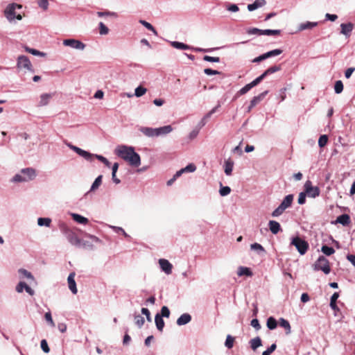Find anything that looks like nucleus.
<instances>
[{
  "mask_svg": "<svg viewBox=\"0 0 355 355\" xmlns=\"http://www.w3.org/2000/svg\"><path fill=\"white\" fill-rule=\"evenodd\" d=\"M135 322L138 327L141 328L144 325L145 320L140 315H135Z\"/></svg>",
  "mask_w": 355,
  "mask_h": 355,
  "instance_id": "obj_45",
  "label": "nucleus"
},
{
  "mask_svg": "<svg viewBox=\"0 0 355 355\" xmlns=\"http://www.w3.org/2000/svg\"><path fill=\"white\" fill-rule=\"evenodd\" d=\"M63 45L65 46H69L76 50L83 51L85 48V44L80 40L76 39H66L63 40Z\"/></svg>",
  "mask_w": 355,
  "mask_h": 355,
  "instance_id": "obj_11",
  "label": "nucleus"
},
{
  "mask_svg": "<svg viewBox=\"0 0 355 355\" xmlns=\"http://www.w3.org/2000/svg\"><path fill=\"white\" fill-rule=\"evenodd\" d=\"M155 322L157 329L162 331L164 327V321L160 314L157 313L155 317Z\"/></svg>",
  "mask_w": 355,
  "mask_h": 355,
  "instance_id": "obj_28",
  "label": "nucleus"
},
{
  "mask_svg": "<svg viewBox=\"0 0 355 355\" xmlns=\"http://www.w3.org/2000/svg\"><path fill=\"white\" fill-rule=\"evenodd\" d=\"M268 94V91L261 93L259 95L253 97L248 107V111H250L257 104H258Z\"/></svg>",
  "mask_w": 355,
  "mask_h": 355,
  "instance_id": "obj_14",
  "label": "nucleus"
},
{
  "mask_svg": "<svg viewBox=\"0 0 355 355\" xmlns=\"http://www.w3.org/2000/svg\"><path fill=\"white\" fill-rule=\"evenodd\" d=\"M68 241L73 245L76 247H81L82 240L78 237L76 234L69 230L68 227H64L62 230Z\"/></svg>",
  "mask_w": 355,
  "mask_h": 355,
  "instance_id": "obj_8",
  "label": "nucleus"
},
{
  "mask_svg": "<svg viewBox=\"0 0 355 355\" xmlns=\"http://www.w3.org/2000/svg\"><path fill=\"white\" fill-rule=\"evenodd\" d=\"M191 320V316L189 313L182 314L177 320V324L179 326L188 324Z\"/></svg>",
  "mask_w": 355,
  "mask_h": 355,
  "instance_id": "obj_19",
  "label": "nucleus"
},
{
  "mask_svg": "<svg viewBox=\"0 0 355 355\" xmlns=\"http://www.w3.org/2000/svg\"><path fill=\"white\" fill-rule=\"evenodd\" d=\"M36 171L31 167L22 168L19 173L15 174L11 179L14 183L27 182L35 178Z\"/></svg>",
  "mask_w": 355,
  "mask_h": 355,
  "instance_id": "obj_3",
  "label": "nucleus"
},
{
  "mask_svg": "<svg viewBox=\"0 0 355 355\" xmlns=\"http://www.w3.org/2000/svg\"><path fill=\"white\" fill-rule=\"evenodd\" d=\"M139 131L148 137H154L156 136V129L149 127H140Z\"/></svg>",
  "mask_w": 355,
  "mask_h": 355,
  "instance_id": "obj_17",
  "label": "nucleus"
},
{
  "mask_svg": "<svg viewBox=\"0 0 355 355\" xmlns=\"http://www.w3.org/2000/svg\"><path fill=\"white\" fill-rule=\"evenodd\" d=\"M38 5L44 10H46L49 8V2L47 0H39Z\"/></svg>",
  "mask_w": 355,
  "mask_h": 355,
  "instance_id": "obj_60",
  "label": "nucleus"
},
{
  "mask_svg": "<svg viewBox=\"0 0 355 355\" xmlns=\"http://www.w3.org/2000/svg\"><path fill=\"white\" fill-rule=\"evenodd\" d=\"M40 345H41V348H42V349L43 350L44 352H45V353H49V352L50 349H49V347L48 346V343H47L46 340H44V339L42 340Z\"/></svg>",
  "mask_w": 355,
  "mask_h": 355,
  "instance_id": "obj_58",
  "label": "nucleus"
},
{
  "mask_svg": "<svg viewBox=\"0 0 355 355\" xmlns=\"http://www.w3.org/2000/svg\"><path fill=\"white\" fill-rule=\"evenodd\" d=\"M276 344L273 343L262 353V355H270L276 349Z\"/></svg>",
  "mask_w": 355,
  "mask_h": 355,
  "instance_id": "obj_52",
  "label": "nucleus"
},
{
  "mask_svg": "<svg viewBox=\"0 0 355 355\" xmlns=\"http://www.w3.org/2000/svg\"><path fill=\"white\" fill-rule=\"evenodd\" d=\"M343 90V83L341 80H337L334 85V91L336 94H340Z\"/></svg>",
  "mask_w": 355,
  "mask_h": 355,
  "instance_id": "obj_42",
  "label": "nucleus"
},
{
  "mask_svg": "<svg viewBox=\"0 0 355 355\" xmlns=\"http://www.w3.org/2000/svg\"><path fill=\"white\" fill-rule=\"evenodd\" d=\"M97 15L99 17H117V14L114 12H110V11H105V12H97Z\"/></svg>",
  "mask_w": 355,
  "mask_h": 355,
  "instance_id": "obj_44",
  "label": "nucleus"
},
{
  "mask_svg": "<svg viewBox=\"0 0 355 355\" xmlns=\"http://www.w3.org/2000/svg\"><path fill=\"white\" fill-rule=\"evenodd\" d=\"M171 45L173 48L177 49L189 50V49H192L191 46H190L186 44H184L182 42H177V41L171 42Z\"/></svg>",
  "mask_w": 355,
  "mask_h": 355,
  "instance_id": "obj_26",
  "label": "nucleus"
},
{
  "mask_svg": "<svg viewBox=\"0 0 355 355\" xmlns=\"http://www.w3.org/2000/svg\"><path fill=\"white\" fill-rule=\"evenodd\" d=\"M67 146L70 149L73 150L75 153H76L78 155H80V157H83L85 159H86L87 161H90L91 162V161H92L94 157H96L97 159H98L99 161L102 162L103 163H104L105 162H107V159H106L103 156L99 155L92 154V153H90L88 151H86V150H83L82 148H80L79 147H77L76 146L72 145L71 144H68Z\"/></svg>",
  "mask_w": 355,
  "mask_h": 355,
  "instance_id": "obj_5",
  "label": "nucleus"
},
{
  "mask_svg": "<svg viewBox=\"0 0 355 355\" xmlns=\"http://www.w3.org/2000/svg\"><path fill=\"white\" fill-rule=\"evenodd\" d=\"M53 95L51 94L44 93L41 94L40 97V101L38 103V106L43 107L47 105L51 99L52 98Z\"/></svg>",
  "mask_w": 355,
  "mask_h": 355,
  "instance_id": "obj_15",
  "label": "nucleus"
},
{
  "mask_svg": "<svg viewBox=\"0 0 355 355\" xmlns=\"http://www.w3.org/2000/svg\"><path fill=\"white\" fill-rule=\"evenodd\" d=\"M156 129V136H162V135H166L173 131V128L171 125H164L159 128H155Z\"/></svg>",
  "mask_w": 355,
  "mask_h": 355,
  "instance_id": "obj_16",
  "label": "nucleus"
},
{
  "mask_svg": "<svg viewBox=\"0 0 355 355\" xmlns=\"http://www.w3.org/2000/svg\"><path fill=\"white\" fill-rule=\"evenodd\" d=\"M291 245H294L301 255L306 254L309 248L308 242L299 236L293 237Z\"/></svg>",
  "mask_w": 355,
  "mask_h": 355,
  "instance_id": "obj_7",
  "label": "nucleus"
},
{
  "mask_svg": "<svg viewBox=\"0 0 355 355\" xmlns=\"http://www.w3.org/2000/svg\"><path fill=\"white\" fill-rule=\"evenodd\" d=\"M341 31L340 33L345 36H349L351 32L353 30V24L352 23L341 24L340 25Z\"/></svg>",
  "mask_w": 355,
  "mask_h": 355,
  "instance_id": "obj_22",
  "label": "nucleus"
},
{
  "mask_svg": "<svg viewBox=\"0 0 355 355\" xmlns=\"http://www.w3.org/2000/svg\"><path fill=\"white\" fill-rule=\"evenodd\" d=\"M282 53V51L281 49H274L272 51H270L266 53H264L266 58H268L272 56H277L280 55Z\"/></svg>",
  "mask_w": 355,
  "mask_h": 355,
  "instance_id": "obj_41",
  "label": "nucleus"
},
{
  "mask_svg": "<svg viewBox=\"0 0 355 355\" xmlns=\"http://www.w3.org/2000/svg\"><path fill=\"white\" fill-rule=\"evenodd\" d=\"M146 92L147 89L145 87L142 86H139L135 90V95L137 97H141L143 95H144L146 93Z\"/></svg>",
  "mask_w": 355,
  "mask_h": 355,
  "instance_id": "obj_40",
  "label": "nucleus"
},
{
  "mask_svg": "<svg viewBox=\"0 0 355 355\" xmlns=\"http://www.w3.org/2000/svg\"><path fill=\"white\" fill-rule=\"evenodd\" d=\"M162 317H165V318H168L169 315H170V311L168 309V308L166 306H164L162 307V309H161V315H160Z\"/></svg>",
  "mask_w": 355,
  "mask_h": 355,
  "instance_id": "obj_55",
  "label": "nucleus"
},
{
  "mask_svg": "<svg viewBox=\"0 0 355 355\" xmlns=\"http://www.w3.org/2000/svg\"><path fill=\"white\" fill-rule=\"evenodd\" d=\"M318 25V22L306 21L301 23L298 26V31H302L306 29H311Z\"/></svg>",
  "mask_w": 355,
  "mask_h": 355,
  "instance_id": "obj_23",
  "label": "nucleus"
},
{
  "mask_svg": "<svg viewBox=\"0 0 355 355\" xmlns=\"http://www.w3.org/2000/svg\"><path fill=\"white\" fill-rule=\"evenodd\" d=\"M26 284L24 282H20L16 286V291L17 293H22L25 290Z\"/></svg>",
  "mask_w": 355,
  "mask_h": 355,
  "instance_id": "obj_61",
  "label": "nucleus"
},
{
  "mask_svg": "<svg viewBox=\"0 0 355 355\" xmlns=\"http://www.w3.org/2000/svg\"><path fill=\"white\" fill-rule=\"evenodd\" d=\"M304 191L306 194L310 197L315 198L319 196L320 191L319 187H313L312 182L310 180H307L304 184Z\"/></svg>",
  "mask_w": 355,
  "mask_h": 355,
  "instance_id": "obj_10",
  "label": "nucleus"
},
{
  "mask_svg": "<svg viewBox=\"0 0 355 355\" xmlns=\"http://www.w3.org/2000/svg\"><path fill=\"white\" fill-rule=\"evenodd\" d=\"M140 23L145 26L148 30L153 32L155 35H157V31L154 28V27L148 22L144 21V20H140Z\"/></svg>",
  "mask_w": 355,
  "mask_h": 355,
  "instance_id": "obj_50",
  "label": "nucleus"
},
{
  "mask_svg": "<svg viewBox=\"0 0 355 355\" xmlns=\"http://www.w3.org/2000/svg\"><path fill=\"white\" fill-rule=\"evenodd\" d=\"M203 60L207 62H220V58L218 57H211L209 55H205L203 57Z\"/></svg>",
  "mask_w": 355,
  "mask_h": 355,
  "instance_id": "obj_53",
  "label": "nucleus"
},
{
  "mask_svg": "<svg viewBox=\"0 0 355 355\" xmlns=\"http://www.w3.org/2000/svg\"><path fill=\"white\" fill-rule=\"evenodd\" d=\"M225 168V173L227 175H230L232 174L233 168H234V162L231 160L230 159H228L225 161L224 164Z\"/></svg>",
  "mask_w": 355,
  "mask_h": 355,
  "instance_id": "obj_25",
  "label": "nucleus"
},
{
  "mask_svg": "<svg viewBox=\"0 0 355 355\" xmlns=\"http://www.w3.org/2000/svg\"><path fill=\"white\" fill-rule=\"evenodd\" d=\"M250 324L252 327H253L256 330H259L261 329V325L259 324V322L257 319H252L251 320Z\"/></svg>",
  "mask_w": 355,
  "mask_h": 355,
  "instance_id": "obj_63",
  "label": "nucleus"
},
{
  "mask_svg": "<svg viewBox=\"0 0 355 355\" xmlns=\"http://www.w3.org/2000/svg\"><path fill=\"white\" fill-rule=\"evenodd\" d=\"M26 51H28V53H30L34 55H38V56H44V53L34 49L26 48Z\"/></svg>",
  "mask_w": 355,
  "mask_h": 355,
  "instance_id": "obj_57",
  "label": "nucleus"
},
{
  "mask_svg": "<svg viewBox=\"0 0 355 355\" xmlns=\"http://www.w3.org/2000/svg\"><path fill=\"white\" fill-rule=\"evenodd\" d=\"M18 272H19V274L20 275V276L21 277L27 278V279L31 280L32 282H35V278H34L33 275L31 274V272L28 271L26 269L20 268L18 270Z\"/></svg>",
  "mask_w": 355,
  "mask_h": 355,
  "instance_id": "obj_33",
  "label": "nucleus"
},
{
  "mask_svg": "<svg viewBox=\"0 0 355 355\" xmlns=\"http://www.w3.org/2000/svg\"><path fill=\"white\" fill-rule=\"evenodd\" d=\"M237 275L239 277L243 276V275H246V276L250 277L252 275V272L249 268L244 267V266H240L238 268Z\"/></svg>",
  "mask_w": 355,
  "mask_h": 355,
  "instance_id": "obj_31",
  "label": "nucleus"
},
{
  "mask_svg": "<svg viewBox=\"0 0 355 355\" xmlns=\"http://www.w3.org/2000/svg\"><path fill=\"white\" fill-rule=\"evenodd\" d=\"M268 227L270 232L274 234H277L281 230L280 224L275 220H270L268 223Z\"/></svg>",
  "mask_w": 355,
  "mask_h": 355,
  "instance_id": "obj_21",
  "label": "nucleus"
},
{
  "mask_svg": "<svg viewBox=\"0 0 355 355\" xmlns=\"http://www.w3.org/2000/svg\"><path fill=\"white\" fill-rule=\"evenodd\" d=\"M234 338L231 335H227L225 342V346L227 349H232L234 346Z\"/></svg>",
  "mask_w": 355,
  "mask_h": 355,
  "instance_id": "obj_37",
  "label": "nucleus"
},
{
  "mask_svg": "<svg viewBox=\"0 0 355 355\" xmlns=\"http://www.w3.org/2000/svg\"><path fill=\"white\" fill-rule=\"evenodd\" d=\"M321 251L327 256H330L335 252V250L332 247L327 245H323L321 248Z\"/></svg>",
  "mask_w": 355,
  "mask_h": 355,
  "instance_id": "obj_38",
  "label": "nucleus"
},
{
  "mask_svg": "<svg viewBox=\"0 0 355 355\" xmlns=\"http://www.w3.org/2000/svg\"><path fill=\"white\" fill-rule=\"evenodd\" d=\"M252 89V87L250 86V83L245 85L243 87H242L239 90V94L241 95H243L246 94L248 91H250Z\"/></svg>",
  "mask_w": 355,
  "mask_h": 355,
  "instance_id": "obj_64",
  "label": "nucleus"
},
{
  "mask_svg": "<svg viewBox=\"0 0 355 355\" xmlns=\"http://www.w3.org/2000/svg\"><path fill=\"white\" fill-rule=\"evenodd\" d=\"M262 31H263V30H261V29H259L257 28H250L249 30H248L247 33L249 35H262Z\"/></svg>",
  "mask_w": 355,
  "mask_h": 355,
  "instance_id": "obj_51",
  "label": "nucleus"
},
{
  "mask_svg": "<svg viewBox=\"0 0 355 355\" xmlns=\"http://www.w3.org/2000/svg\"><path fill=\"white\" fill-rule=\"evenodd\" d=\"M159 264L162 271L166 275H170L172 272L173 265L165 259H160L159 260Z\"/></svg>",
  "mask_w": 355,
  "mask_h": 355,
  "instance_id": "obj_12",
  "label": "nucleus"
},
{
  "mask_svg": "<svg viewBox=\"0 0 355 355\" xmlns=\"http://www.w3.org/2000/svg\"><path fill=\"white\" fill-rule=\"evenodd\" d=\"M231 192V189L230 187H227V186H225V187H222L220 188V190H219V193L221 196H226L227 195H229Z\"/></svg>",
  "mask_w": 355,
  "mask_h": 355,
  "instance_id": "obj_49",
  "label": "nucleus"
},
{
  "mask_svg": "<svg viewBox=\"0 0 355 355\" xmlns=\"http://www.w3.org/2000/svg\"><path fill=\"white\" fill-rule=\"evenodd\" d=\"M293 201V195L289 194L287 195L282 200V202L280 203V206L283 207L285 210L288 208H289L292 202Z\"/></svg>",
  "mask_w": 355,
  "mask_h": 355,
  "instance_id": "obj_20",
  "label": "nucleus"
},
{
  "mask_svg": "<svg viewBox=\"0 0 355 355\" xmlns=\"http://www.w3.org/2000/svg\"><path fill=\"white\" fill-rule=\"evenodd\" d=\"M280 33H281L280 30L266 29V30H263L262 35H279Z\"/></svg>",
  "mask_w": 355,
  "mask_h": 355,
  "instance_id": "obj_46",
  "label": "nucleus"
},
{
  "mask_svg": "<svg viewBox=\"0 0 355 355\" xmlns=\"http://www.w3.org/2000/svg\"><path fill=\"white\" fill-rule=\"evenodd\" d=\"M45 320L49 323L51 327H55V323L52 319L51 312H46L44 315Z\"/></svg>",
  "mask_w": 355,
  "mask_h": 355,
  "instance_id": "obj_54",
  "label": "nucleus"
},
{
  "mask_svg": "<svg viewBox=\"0 0 355 355\" xmlns=\"http://www.w3.org/2000/svg\"><path fill=\"white\" fill-rule=\"evenodd\" d=\"M336 222L343 225H347L350 223V218L347 214H342L337 217Z\"/></svg>",
  "mask_w": 355,
  "mask_h": 355,
  "instance_id": "obj_30",
  "label": "nucleus"
},
{
  "mask_svg": "<svg viewBox=\"0 0 355 355\" xmlns=\"http://www.w3.org/2000/svg\"><path fill=\"white\" fill-rule=\"evenodd\" d=\"M196 170V166L193 164H189L186 167L178 171L175 173V177H180L184 173H193Z\"/></svg>",
  "mask_w": 355,
  "mask_h": 355,
  "instance_id": "obj_18",
  "label": "nucleus"
},
{
  "mask_svg": "<svg viewBox=\"0 0 355 355\" xmlns=\"http://www.w3.org/2000/svg\"><path fill=\"white\" fill-rule=\"evenodd\" d=\"M250 347L252 350L255 351L258 347L262 345V342L260 337H255L250 340Z\"/></svg>",
  "mask_w": 355,
  "mask_h": 355,
  "instance_id": "obj_27",
  "label": "nucleus"
},
{
  "mask_svg": "<svg viewBox=\"0 0 355 355\" xmlns=\"http://www.w3.org/2000/svg\"><path fill=\"white\" fill-rule=\"evenodd\" d=\"M266 325L270 330H273L277 326V320L273 317H270L267 320Z\"/></svg>",
  "mask_w": 355,
  "mask_h": 355,
  "instance_id": "obj_35",
  "label": "nucleus"
},
{
  "mask_svg": "<svg viewBox=\"0 0 355 355\" xmlns=\"http://www.w3.org/2000/svg\"><path fill=\"white\" fill-rule=\"evenodd\" d=\"M279 70H281V67L275 65V66L269 67L268 69H266V71H267L268 74L269 75V74L275 73L277 71H279Z\"/></svg>",
  "mask_w": 355,
  "mask_h": 355,
  "instance_id": "obj_56",
  "label": "nucleus"
},
{
  "mask_svg": "<svg viewBox=\"0 0 355 355\" xmlns=\"http://www.w3.org/2000/svg\"><path fill=\"white\" fill-rule=\"evenodd\" d=\"M67 146L70 149L73 150L75 153H76L78 155H80V157H83L85 159H86L87 161H90L91 162V161H92L94 157H96L97 159H98L99 161L102 162L103 163H104L105 162H107V159H106L103 156L99 155L92 154V153H90L88 151H86V150H83L82 148H80L79 147H77L76 146L72 145L71 144H68Z\"/></svg>",
  "mask_w": 355,
  "mask_h": 355,
  "instance_id": "obj_4",
  "label": "nucleus"
},
{
  "mask_svg": "<svg viewBox=\"0 0 355 355\" xmlns=\"http://www.w3.org/2000/svg\"><path fill=\"white\" fill-rule=\"evenodd\" d=\"M204 73L206 75L211 76V75L219 74L220 72L217 70H214V69L207 68V69H204Z\"/></svg>",
  "mask_w": 355,
  "mask_h": 355,
  "instance_id": "obj_62",
  "label": "nucleus"
},
{
  "mask_svg": "<svg viewBox=\"0 0 355 355\" xmlns=\"http://www.w3.org/2000/svg\"><path fill=\"white\" fill-rule=\"evenodd\" d=\"M17 67L19 69H25L33 72L31 62L26 55H19L18 57Z\"/></svg>",
  "mask_w": 355,
  "mask_h": 355,
  "instance_id": "obj_9",
  "label": "nucleus"
},
{
  "mask_svg": "<svg viewBox=\"0 0 355 355\" xmlns=\"http://www.w3.org/2000/svg\"><path fill=\"white\" fill-rule=\"evenodd\" d=\"M51 219L49 218H39L37 219V225L39 226L50 227Z\"/></svg>",
  "mask_w": 355,
  "mask_h": 355,
  "instance_id": "obj_36",
  "label": "nucleus"
},
{
  "mask_svg": "<svg viewBox=\"0 0 355 355\" xmlns=\"http://www.w3.org/2000/svg\"><path fill=\"white\" fill-rule=\"evenodd\" d=\"M75 273L71 272L69 274L67 278L69 288L73 294H76L78 292L77 287H76V283L75 281Z\"/></svg>",
  "mask_w": 355,
  "mask_h": 355,
  "instance_id": "obj_13",
  "label": "nucleus"
},
{
  "mask_svg": "<svg viewBox=\"0 0 355 355\" xmlns=\"http://www.w3.org/2000/svg\"><path fill=\"white\" fill-rule=\"evenodd\" d=\"M250 249L256 252L259 255H263L266 253L264 248L258 243H254L250 245Z\"/></svg>",
  "mask_w": 355,
  "mask_h": 355,
  "instance_id": "obj_24",
  "label": "nucleus"
},
{
  "mask_svg": "<svg viewBox=\"0 0 355 355\" xmlns=\"http://www.w3.org/2000/svg\"><path fill=\"white\" fill-rule=\"evenodd\" d=\"M21 8V5L17 3H10L6 6L3 10V15L10 24H15L16 20L22 19V15L17 12V9Z\"/></svg>",
  "mask_w": 355,
  "mask_h": 355,
  "instance_id": "obj_2",
  "label": "nucleus"
},
{
  "mask_svg": "<svg viewBox=\"0 0 355 355\" xmlns=\"http://www.w3.org/2000/svg\"><path fill=\"white\" fill-rule=\"evenodd\" d=\"M306 193L305 192H301L299 194L297 202L300 205H303L306 202Z\"/></svg>",
  "mask_w": 355,
  "mask_h": 355,
  "instance_id": "obj_59",
  "label": "nucleus"
},
{
  "mask_svg": "<svg viewBox=\"0 0 355 355\" xmlns=\"http://www.w3.org/2000/svg\"><path fill=\"white\" fill-rule=\"evenodd\" d=\"M99 33L101 35H107L109 33V28L103 23L98 24Z\"/></svg>",
  "mask_w": 355,
  "mask_h": 355,
  "instance_id": "obj_43",
  "label": "nucleus"
},
{
  "mask_svg": "<svg viewBox=\"0 0 355 355\" xmlns=\"http://www.w3.org/2000/svg\"><path fill=\"white\" fill-rule=\"evenodd\" d=\"M339 297V294L338 293H334L331 297V300H330V307L332 309H336V308L337 307L336 304V300H338Z\"/></svg>",
  "mask_w": 355,
  "mask_h": 355,
  "instance_id": "obj_39",
  "label": "nucleus"
},
{
  "mask_svg": "<svg viewBox=\"0 0 355 355\" xmlns=\"http://www.w3.org/2000/svg\"><path fill=\"white\" fill-rule=\"evenodd\" d=\"M328 141V137L326 135H321L318 139V146L320 147H324L327 145Z\"/></svg>",
  "mask_w": 355,
  "mask_h": 355,
  "instance_id": "obj_48",
  "label": "nucleus"
},
{
  "mask_svg": "<svg viewBox=\"0 0 355 355\" xmlns=\"http://www.w3.org/2000/svg\"><path fill=\"white\" fill-rule=\"evenodd\" d=\"M115 153L128 162L132 166L137 167L141 164L140 155L135 151V148L132 146H119L115 150Z\"/></svg>",
  "mask_w": 355,
  "mask_h": 355,
  "instance_id": "obj_1",
  "label": "nucleus"
},
{
  "mask_svg": "<svg viewBox=\"0 0 355 355\" xmlns=\"http://www.w3.org/2000/svg\"><path fill=\"white\" fill-rule=\"evenodd\" d=\"M102 179H103V175H98L94 180V182H93V184H92L91 186V188L89 191V192H92V191H96V189H98V187L101 185L102 184Z\"/></svg>",
  "mask_w": 355,
  "mask_h": 355,
  "instance_id": "obj_32",
  "label": "nucleus"
},
{
  "mask_svg": "<svg viewBox=\"0 0 355 355\" xmlns=\"http://www.w3.org/2000/svg\"><path fill=\"white\" fill-rule=\"evenodd\" d=\"M279 325L284 328L286 329V334H290L291 332V325H290V323L288 322V320H285L284 318H280L279 320Z\"/></svg>",
  "mask_w": 355,
  "mask_h": 355,
  "instance_id": "obj_34",
  "label": "nucleus"
},
{
  "mask_svg": "<svg viewBox=\"0 0 355 355\" xmlns=\"http://www.w3.org/2000/svg\"><path fill=\"white\" fill-rule=\"evenodd\" d=\"M72 218L80 224H87L88 223V219L80 214L72 213L71 214Z\"/></svg>",
  "mask_w": 355,
  "mask_h": 355,
  "instance_id": "obj_29",
  "label": "nucleus"
},
{
  "mask_svg": "<svg viewBox=\"0 0 355 355\" xmlns=\"http://www.w3.org/2000/svg\"><path fill=\"white\" fill-rule=\"evenodd\" d=\"M315 271L322 270L324 274L328 275L331 272L329 262L324 256H320L313 265Z\"/></svg>",
  "mask_w": 355,
  "mask_h": 355,
  "instance_id": "obj_6",
  "label": "nucleus"
},
{
  "mask_svg": "<svg viewBox=\"0 0 355 355\" xmlns=\"http://www.w3.org/2000/svg\"><path fill=\"white\" fill-rule=\"evenodd\" d=\"M285 209L282 207L280 205H279L272 212V217H278L281 216Z\"/></svg>",
  "mask_w": 355,
  "mask_h": 355,
  "instance_id": "obj_47",
  "label": "nucleus"
}]
</instances>
